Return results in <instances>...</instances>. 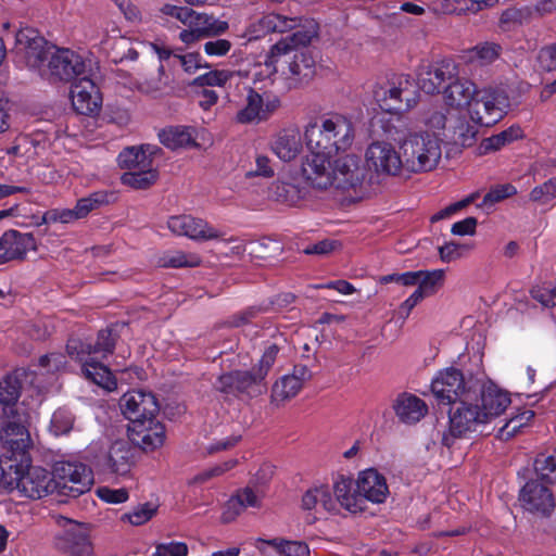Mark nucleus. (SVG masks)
<instances>
[{
	"label": "nucleus",
	"mask_w": 556,
	"mask_h": 556,
	"mask_svg": "<svg viewBox=\"0 0 556 556\" xmlns=\"http://www.w3.org/2000/svg\"><path fill=\"white\" fill-rule=\"evenodd\" d=\"M25 65L51 81H70L88 74L87 59L70 48H55L33 28L20 29L15 36Z\"/></svg>",
	"instance_id": "obj_1"
},
{
	"label": "nucleus",
	"mask_w": 556,
	"mask_h": 556,
	"mask_svg": "<svg viewBox=\"0 0 556 556\" xmlns=\"http://www.w3.org/2000/svg\"><path fill=\"white\" fill-rule=\"evenodd\" d=\"M510 402L509 395L494 386L484 388L473 402L462 400L450 409L448 428L442 435L443 445L451 448L456 440L481 432L507 409Z\"/></svg>",
	"instance_id": "obj_2"
},
{
	"label": "nucleus",
	"mask_w": 556,
	"mask_h": 556,
	"mask_svg": "<svg viewBox=\"0 0 556 556\" xmlns=\"http://www.w3.org/2000/svg\"><path fill=\"white\" fill-rule=\"evenodd\" d=\"M127 329V324L116 323L99 331L94 345L85 343L78 338L70 339L66 345L71 358L84 362L83 372L85 377L108 391L115 390L117 386L112 371L98 362L87 361L86 357L91 353L101 354L103 357L112 354L116 341Z\"/></svg>",
	"instance_id": "obj_3"
},
{
	"label": "nucleus",
	"mask_w": 556,
	"mask_h": 556,
	"mask_svg": "<svg viewBox=\"0 0 556 556\" xmlns=\"http://www.w3.org/2000/svg\"><path fill=\"white\" fill-rule=\"evenodd\" d=\"M355 131L350 118L341 114L324 116L311 122L304 128L307 150H319L337 154L350 149L354 142Z\"/></svg>",
	"instance_id": "obj_4"
},
{
	"label": "nucleus",
	"mask_w": 556,
	"mask_h": 556,
	"mask_svg": "<svg viewBox=\"0 0 556 556\" xmlns=\"http://www.w3.org/2000/svg\"><path fill=\"white\" fill-rule=\"evenodd\" d=\"M2 476L20 496L39 500L55 491V481L49 470L40 466H31L28 457L0 458Z\"/></svg>",
	"instance_id": "obj_5"
},
{
	"label": "nucleus",
	"mask_w": 556,
	"mask_h": 556,
	"mask_svg": "<svg viewBox=\"0 0 556 556\" xmlns=\"http://www.w3.org/2000/svg\"><path fill=\"white\" fill-rule=\"evenodd\" d=\"M399 149L403 154L405 174L431 172L437 168L442 156L440 139L428 131L409 132L400 140Z\"/></svg>",
	"instance_id": "obj_6"
},
{
	"label": "nucleus",
	"mask_w": 556,
	"mask_h": 556,
	"mask_svg": "<svg viewBox=\"0 0 556 556\" xmlns=\"http://www.w3.org/2000/svg\"><path fill=\"white\" fill-rule=\"evenodd\" d=\"M135 454V448L126 440H116L108 447L97 441L87 446L85 458L98 471L125 478L136 464Z\"/></svg>",
	"instance_id": "obj_7"
},
{
	"label": "nucleus",
	"mask_w": 556,
	"mask_h": 556,
	"mask_svg": "<svg viewBox=\"0 0 556 556\" xmlns=\"http://www.w3.org/2000/svg\"><path fill=\"white\" fill-rule=\"evenodd\" d=\"M372 97L382 111L403 113L413 109L418 101L408 76L394 75L379 81L372 89Z\"/></svg>",
	"instance_id": "obj_8"
},
{
	"label": "nucleus",
	"mask_w": 556,
	"mask_h": 556,
	"mask_svg": "<svg viewBox=\"0 0 556 556\" xmlns=\"http://www.w3.org/2000/svg\"><path fill=\"white\" fill-rule=\"evenodd\" d=\"M509 109L507 94L498 89H478L468 110L471 122L480 126H493L500 122Z\"/></svg>",
	"instance_id": "obj_9"
},
{
	"label": "nucleus",
	"mask_w": 556,
	"mask_h": 556,
	"mask_svg": "<svg viewBox=\"0 0 556 556\" xmlns=\"http://www.w3.org/2000/svg\"><path fill=\"white\" fill-rule=\"evenodd\" d=\"M51 475L55 481V491L61 495L77 497L89 491L93 483L92 470L78 462H56Z\"/></svg>",
	"instance_id": "obj_10"
},
{
	"label": "nucleus",
	"mask_w": 556,
	"mask_h": 556,
	"mask_svg": "<svg viewBox=\"0 0 556 556\" xmlns=\"http://www.w3.org/2000/svg\"><path fill=\"white\" fill-rule=\"evenodd\" d=\"M28 418L29 414L26 410L0 414V440L12 452L10 459L27 457L25 452L31 443L26 427Z\"/></svg>",
	"instance_id": "obj_11"
},
{
	"label": "nucleus",
	"mask_w": 556,
	"mask_h": 556,
	"mask_svg": "<svg viewBox=\"0 0 556 556\" xmlns=\"http://www.w3.org/2000/svg\"><path fill=\"white\" fill-rule=\"evenodd\" d=\"M365 163L367 168L378 176L405 174L402 151L388 141L377 140L371 142L365 151Z\"/></svg>",
	"instance_id": "obj_12"
},
{
	"label": "nucleus",
	"mask_w": 556,
	"mask_h": 556,
	"mask_svg": "<svg viewBox=\"0 0 556 556\" xmlns=\"http://www.w3.org/2000/svg\"><path fill=\"white\" fill-rule=\"evenodd\" d=\"M301 164V175L305 184L316 190H329L333 185V154L319 150H307Z\"/></svg>",
	"instance_id": "obj_13"
},
{
	"label": "nucleus",
	"mask_w": 556,
	"mask_h": 556,
	"mask_svg": "<svg viewBox=\"0 0 556 556\" xmlns=\"http://www.w3.org/2000/svg\"><path fill=\"white\" fill-rule=\"evenodd\" d=\"M519 501L525 510L540 517L551 516L556 507L548 483L539 479H531L521 488Z\"/></svg>",
	"instance_id": "obj_14"
},
{
	"label": "nucleus",
	"mask_w": 556,
	"mask_h": 556,
	"mask_svg": "<svg viewBox=\"0 0 556 556\" xmlns=\"http://www.w3.org/2000/svg\"><path fill=\"white\" fill-rule=\"evenodd\" d=\"M279 104L280 101L277 96L249 88L244 105L238 111L236 119L241 124L260 123L267 119L278 109Z\"/></svg>",
	"instance_id": "obj_15"
},
{
	"label": "nucleus",
	"mask_w": 556,
	"mask_h": 556,
	"mask_svg": "<svg viewBox=\"0 0 556 556\" xmlns=\"http://www.w3.org/2000/svg\"><path fill=\"white\" fill-rule=\"evenodd\" d=\"M217 388L226 394L257 396L266 391V381L252 367L250 370H235L222 375Z\"/></svg>",
	"instance_id": "obj_16"
},
{
	"label": "nucleus",
	"mask_w": 556,
	"mask_h": 556,
	"mask_svg": "<svg viewBox=\"0 0 556 556\" xmlns=\"http://www.w3.org/2000/svg\"><path fill=\"white\" fill-rule=\"evenodd\" d=\"M366 177V169L359 156L345 154L334 160L332 188L342 191H357Z\"/></svg>",
	"instance_id": "obj_17"
},
{
	"label": "nucleus",
	"mask_w": 556,
	"mask_h": 556,
	"mask_svg": "<svg viewBox=\"0 0 556 556\" xmlns=\"http://www.w3.org/2000/svg\"><path fill=\"white\" fill-rule=\"evenodd\" d=\"M167 227L174 235L184 236L193 241H210L223 237L219 229L192 215L172 216L167 220Z\"/></svg>",
	"instance_id": "obj_18"
},
{
	"label": "nucleus",
	"mask_w": 556,
	"mask_h": 556,
	"mask_svg": "<svg viewBox=\"0 0 556 556\" xmlns=\"http://www.w3.org/2000/svg\"><path fill=\"white\" fill-rule=\"evenodd\" d=\"M311 378L312 372L306 365H295L291 374L281 376L271 386L270 403L281 406L289 402L300 393Z\"/></svg>",
	"instance_id": "obj_19"
},
{
	"label": "nucleus",
	"mask_w": 556,
	"mask_h": 556,
	"mask_svg": "<svg viewBox=\"0 0 556 556\" xmlns=\"http://www.w3.org/2000/svg\"><path fill=\"white\" fill-rule=\"evenodd\" d=\"M70 97L73 109L79 114L92 115L102 106L100 89L87 75L72 85Z\"/></svg>",
	"instance_id": "obj_20"
},
{
	"label": "nucleus",
	"mask_w": 556,
	"mask_h": 556,
	"mask_svg": "<svg viewBox=\"0 0 556 556\" xmlns=\"http://www.w3.org/2000/svg\"><path fill=\"white\" fill-rule=\"evenodd\" d=\"M119 406L130 425L141 421L143 418L156 416L159 412L154 395L142 390H132L125 393L121 399Z\"/></svg>",
	"instance_id": "obj_21"
},
{
	"label": "nucleus",
	"mask_w": 556,
	"mask_h": 556,
	"mask_svg": "<svg viewBox=\"0 0 556 556\" xmlns=\"http://www.w3.org/2000/svg\"><path fill=\"white\" fill-rule=\"evenodd\" d=\"M128 435L130 441L143 451H154L165 441V428L155 416H151L129 425Z\"/></svg>",
	"instance_id": "obj_22"
},
{
	"label": "nucleus",
	"mask_w": 556,
	"mask_h": 556,
	"mask_svg": "<svg viewBox=\"0 0 556 556\" xmlns=\"http://www.w3.org/2000/svg\"><path fill=\"white\" fill-rule=\"evenodd\" d=\"M457 74V66L453 61H441L430 66L420 68L417 75L419 88L428 93L434 94L443 90V87L454 79Z\"/></svg>",
	"instance_id": "obj_23"
},
{
	"label": "nucleus",
	"mask_w": 556,
	"mask_h": 556,
	"mask_svg": "<svg viewBox=\"0 0 556 556\" xmlns=\"http://www.w3.org/2000/svg\"><path fill=\"white\" fill-rule=\"evenodd\" d=\"M433 395L443 403H455L465 394L463 374L456 368H445L437 374L431 382Z\"/></svg>",
	"instance_id": "obj_24"
},
{
	"label": "nucleus",
	"mask_w": 556,
	"mask_h": 556,
	"mask_svg": "<svg viewBox=\"0 0 556 556\" xmlns=\"http://www.w3.org/2000/svg\"><path fill=\"white\" fill-rule=\"evenodd\" d=\"M318 34V25L312 18H303L300 25L295 28V31L291 36L281 38L273 46L274 60L288 56L294 49L305 47L311 43L313 38Z\"/></svg>",
	"instance_id": "obj_25"
},
{
	"label": "nucleus",
	"mask_w": 556,
	"mask_h": 556,
	"mask_svg": "<svg viewBox=\"0 0 556 556\" xmlns=\"http://www.w3.org/2000/svg\"><path fill=\"white\" fill-rule=\"evenodd\" d=\"M54 546L68 556H93V546L86 530L73 525L54 538Z\"/></svg>",
	"instance_id": "obj_26"
},
{
	"label": "nucleus",
	"mask_w": 556,
	"mask_h": 556,
	"mask_svg": "<svg viewBox=\"0 0 556 556\" xmlns=\"http://www.w3.org/2000/svg\"><path fill=\"white\" fill-rule=\"evenodd\" d=\"M363 503L370 502L372 504H381L386 502L389 495L387 480L375 468H368L358 472L355 480Z\"/></svg>",
	"instance_id": "obj_27"
},
{
	"label": "nucleus",
	"mask_w": 556,
	"mask_h": 556,
	"mask_svg": "<svg viewBox=\"0 0 556 556\" xmlns=\"http://www.w3.org/2000/svg\"><path fill=\"white\" fill-rule=\"evenodd\" d=\"M37 243L29 232L5 231L0 238V264L23 260L27 252L36 250Z\"/></svg>",
	"instance_id": "obj_28"
},
{
	"label": "nucleus",
	"mask_w": 556,
	"mask_h": 556,
	"mask_svg": "<svg viewBox=\"0 0 556 556\" xmlns=\"http://www.w3.org/2000/svg\"><path fill=\"white\" fill-rule=\"evenodd\" d=\"M303 137L296 127L285 128L274 136L270 150L281 162L290 163L301 154Z\"/></svg>",
	"instance_id": "obj_29"
},
{
	"label": "nucleus",
	"mask_w": 556,
	"mask_h": 556,
	"mask_svg": "<svg viewBox=\"0 0 556 556\" xmlns=\"http://www.w3.org/2000/svg\"><path fill=\"white\" fill-rule=\"evenodd\" d=\"M314 66L315 62L311 54L303 49H294L291 54L281 58L279 70L288 79L298 84L313 76Z\"/></svg>",
	"instance_id": "obj_30"
},
{
	"label": "nucleus",
	"mask_w": 556,
	"mask_h": 556,
	"mask_svg": "<svg viewBox=\"0 0 556 556\" xmlns=\"http://www.w3.org/2000/svg\"><path fill=\"white\" fill-rule=\"evenodd\" d=\"M477 90L478 88L475 83L468 78L458 77L457 73L455 78L451 79L448 84L443 87L442 96L444 103L448 108H467L468 111Z\"/></svg>",
	"instance_id": "obj_31"
},
{
	"label": "nucleus",
	"mask_w": 556,
	"mask_h": 556,
	"mask_svg": "<svg viewBox=\"0 0 556 556\" xmlns=\"http://www.w3.org/2000/svg\"><path fill=\"white\" fill-rule=\"evenodd\" d=\"M332 491L337 506L340 505L352 514L361 513L366 508L352 478L340 476L333 482Z\"/></svg>",
	"instance_id": "obj_32"
},
{
	"label": "nucleus",
	"mask_w": 556,
	"mask_h": 556,
	"mask_svg": "<svg viewBox=\"0 0 556 556\" xmlns=\"http://www.w3.org/2000/svg\"><path fill=\"white\" fill-rule=\"evenodd\" d=\"M182 24L186 27L191 28L202 38H208L224 34L229 27L226 21L215 18L213 15H208L206 13L195 12L190 8Z\"/></svg>",
	"instance_id": "obj_33"
},
{
	"label": "nucleus",
	"mask_w": 556,
	"mask_h": 556,
	"mask_svg": "<svg viewBox=\"0 0 556 556\" xmlns=\"http://www.w3.org/2000/svg\"><path fill=\"white\" fill-rule=\"evenodd\" d=\"M477 127L471 125L465 116L455 113L445 132L444 142L457 147H471L476 141Z\"/></svg>",
	"instance_id": "obj_34"
},
{
	"label": "nucleus",
	"mask_w": 556,
	"mask_h": 556,
	"mask_svg": "<svg viewBox=\"0 0 556 556\" xmlns=\"http://www.w3.org/2000/svg\"><path fill=\"white\" fill-rule=\"evenodd\" d=\"M302 506L306 510L317 513H336L337 504L332 488L328 484H317L308 489L302 497Z\"/></svg>",
	"instance_id": "obj_35"
},
{
	"label": "nucleus",
	"mask_w": 556,
	"mask_h": 556,
	"mask_svg": "<svg viewBox=\"0 0 556 556\" xmlns=\"http://www.w3.org/2000/svg\"><path fill=\"white\" fill-rule=\"evenodd\" d=\"M159 151L156 146L146 144L141 147H129L118 155V164L128 172L147 168L153 165V156Z\"/></svg>",
	"instance_id": "obj_36"
},
{
	"label": "nucleus",
	"mask_w": 556,
	"mask_h": 556,
	"mask_svg": "<svg viewBox=\"0 0 556 556\" xmlns=\"http://www.w3.org/2000/svg\"><path fill=\"white\" fill-rule=\"evenodd\" d=\"M252 544L261 554H266V546H270L279 556H309V547L304 541L257 538L253 540Z\"/></svg>",
	"instance_id": "obj_37"
},
{
	"label": "nucleus",
	"mask_w": 556,
	"mask_h": 556,
	"mask_svg": "<svg viewBox=\"0 0 556 556\" xmlns=\"http://www.w3.org/2000/svg\"><path fill=\"white\" fill-rule=\"evenodd\" d=\"M395 415L405 424L419 421L428 410L426 403L418 396L409 393L400 394L393 405Z\"/></svg>",
	"instance_id": "obj_38"
},
{
	"label": "nucleus",
	"mask_w": 556,
	"mask_h": 556,
	"mask_svg": "<svg viewBox=\"0 0 556 556\" xmlns=\"http://www.w3.org/2000/svg\"><path fill=\"white\" fill-rule=\"evenodd\" d=\"M160 141L168 149L197 147V130L189 126H170L159 134Z\"/></svg>",
	"instance_id": "obj_39"
},
{
	"label": "nucleus",
	"mask_w": 556,
	"mask_h": 556,
	"mask_svg": "<svg viewBox=\"0 0 556 556\" xmlns=\"http://www.w3.org/2000/svg\"><path fill=\"white\" fill-rule=\"evenodd\" d=\"M21 384L15 376L9 375L0 381V414L26 410L24 402L18 403Z\"/></svg>",
	"instance_id": "obj_40"
},
{
	"label": "nucleus",
	"mask_w": 556,
	"mask_h": 556,
	"mask_svg": "<svg viewBox=\"0 0 556 556\" xmlns=\"http://www.w3.org/2000/svg\"><path fill=\"white\" fill-rule=\"evenodd\" d=\"M455 113L450 112L447 109L432 108L422 114L421 123L431 136L440 139L442 143L447 131L448 124L454 117Z\"/></svg>",
	"instance_id": "obj_41"
},
{
	"label": "nucleus",
	"mask_w": 556,
	"mask_h": 556,
	"mask_svg": "<svg viewBox=\"0 0 556 556\" xmlns=\"http://www.w3.org/2000/svg\"><path fill=\"white\" fill-rule=\"evenodd\" d=\"M302 17H289L279 13H267L257 21L258 30L263 33H286L300 25Z\"/></svg>",
	"instance_id": "obj_42"
},
{
	"label": "nucleus",
	"mask_w": 556,
	"mask_h": 556,
	"mask_svg": "<svg viewBox=\"0 0 556 556\" xmlns=\"http://www.w3.org/2000/svg\"><path fill=\"white\" fill-rule=\"evenodd\" d=\"M202 263V257L195 252L173 250L164 252L157 260V265L164 268H192Z\"/></svg>",
	"instance_id": "obj_43"
},
{
	"label": "nucleus",
	"mask_w": 556,
	"mask_h": 556,
	"mask_svg": "<svg viewBox=\"0 0 556 556\" xmlns=\"http://www.w3.org/2000/svg\"><path fill=\"white\" fill-rule=\"evenodd\" d=\"M138 89L140 92L154 99L167 94L169 83L163 65L159 66L156 75L142 80L138 85Z\"/></svg>",
	"instance_id": "obj_44"
},
{
	"label": "nucleus",
	"mask_w": 556,
	"mask_h": 556,
	"mask_svg": "<svg viewBox=\"0 0 556 556\" xmlns=\"http://www.w3.org/2000/svg\"><path fill=\"white\" fill-rule=\"evenodd\" d=\"M159 174L153 165L147 168H140L134 172H126L122 175L121 180L125 186L135 189H146L155 184Z\"/></svg>",
	"instance_id": "obj_45"
},
{
	"label": "nucleus",
	"mask_w": 556,
	"mask_h": 556,
	"mask_svg": "<svg viewBox=\"0 0 556 556\" xmlns=\"http://www.w3.org/2000/svg\"><path fill=\"white\" fill-rule=\"evenodd\" d=\"M525 134L520 126L513 125L497 135L484 139L481 147L484 151H497L503 147L523 138Z\"/></svg>",
	"instance_id": "obj_46"
},
{
	"label": "nucleus",
	"mask_w": 556,
	"mask_h": 556,
	"mask_svg": "<svg viewBox=\"0 0 556 556\" xmlns=\"http://www.w3.org/2000/svg\"><path fill=\"white\" fill-rule=\"evenodd\" d=\"M418 274V290L427 296L437 292L444 282L445 270L433 269V270H416Z\"/></svg>",
	"instance_id": "obj_47"
},
{
	"label": "nucleus",
	"mask_w": 556,
	"mask_h": 556,
	"mask_svg": "<svg viewBox=\"0 0 556 556\" xmlns=\"http://www.w3.org/2000/svg\"><path fill=\"white\" fill-rule=\"evenodd\" d=\"M501 53V47L494 42L477 45L467 51V60L472 63L485 65L494 62Z\"/></svg>",
	"instance_id": "obj_48"
},
{
	"label": "nucleus",
	"mask_w": 556,
	"mask_h": 556,
	"mask_svg": "<svg viewBox=\"0 0 556 556\" xmlns=\"http://www.w3.org/2000/svg\"><path fill=\"white\" fill-rule=\"evenodd\" d=\"M516 193H517V189L511 184H503V185L494 186L489 190L488 193H485V195L483 197V199H482L481 203L478 205V207H480L486 212H490L496 203H498L507 198H510V197L515 195Z\"/></svg>",
	"instance_id": "obj_49"
},
{
	"label": "nucleus",
	"mask_w": 556,
	"mask_h": 556,
	"mask_svg": "<svg viewBox=\"0 0 556 556\" xmlns=\"http://www.w3.org/2000/svg\"><path fill=\"white\" fill-rule=\"evenodd\" d=\"M281 348L278 343H270L263 350L261 357L253 365L256 372L265 380L274 365L279 361Z\"/></svg>",
	"instance_id": "obj_50"
},
{
	"label": "nucleus",
	"mask_w": 556,
	"mask_h": 556,
	"mask_svg": "<svg viewBox=\"0 0 556 556\" xmlns=\"http://www.w3.org/2000/svg\"><path fill=\"white\" fill-rule=\"evenodd\" d=\"M534 417V412L525 409L520 414L510 417L506 424L500 428L498 437L504 440H508L514 437L519 429L527 426Z\"/></svg>",
	"instance_id": "obj_51"
},
{
	"label": "nucleus",
	"mask_w": 556,
	"mask_h": 556,
	"mask_svg": "<svg viewBox=\"0 0 556 556\" xmlns=\"http://www.w3.org/2000/svg\"><path fill=\"white\" fill-rule=\"evenodd\" d=\"M536 479L548 484L556 482V454L539 455L534 462Z\"/></svg>",
	"instance_id": "obj_52"
},
{
	"label": "nucleus",
	"mask_w": 556,
	"mask_h": 556,
	"mask_svg": "<svg viewBox=\"0 0 556 556\" xmlns=\"http://www.w3.org/2000/svg\"><path fill=\"white\" fill-rule=\"evenodd\" d=\"M74 425V416L72 413L64 408L56 409L50 421L49 430L50 432L55 435H63L67 434Z\"/></svg>",
	"instance_id": "obj_53"
},
{
	"label": "nucleus",
	"mask_w": 556,
	"mask_h": 556,
	"mask_svg": "<svg viewBox=\"0 0 556 556\" xmlns=\"http://www.w3.org/2000/svg\"><path fill=\"white\" fill-rule=\"evenodd\" d=\"M156 513V506L152 503H143L123 516V520L134 526H141L148 522Z\"/></svg>",
	"instance_id": "obj_54"
},
{
	"label": "nucleus",
	"mask_w": 556,
	"mask_h": 556,
	"mask_svg": "<svg viewBox=\"0 0 556 556\" xmlns=\"http://www.w3.org/2000/svg\"><path fill=\"white\" fill-rule=\"evenodd\" d=\"M273 56V47L267 55L266 61L263 64H258L253 73L254 83L263 81V80H273V77L280 71L279 64L281 63V58L279 60H274Z\"/></svg>",
	"instance_id": "obj_55"
},
{
	"label": "nucleus",
	"mask_w": 556,
	"mask_h": 556,
	"mask_svg": "<svg viewBox=\"0 0 556 556\" xmlns=\"http://www.w3.org/2000/svg\"><path fill=\"white\" fill-rule=\"evenodd\" d=\"M232 73L229 71H211L203 75H200L194 78L193 85L204 87H224L227 81L231 78Z\"/></svg>",
	"instance_id": "obj_56"
},
{
	"label": "nucleus",
	"mask_w": 556,
	"mask_h": 556,
	"mask_svg": "<svg viewBox=\"0 0 556 556\" xmlns=\"http://www.w3.org/2000/svg\"><path fill=\"white\" fill-rule=\"evenodd\" d=\"M271 190L279 201L295 204L300 200V190L290 182L278 180L273 184Z\"/></svg>",
	"instance_id": "obj_57"
},
{
	"label": "nucleus",
	"mask_w": 556,
	"mask_h": 556,
	"mask_svg": "<svg viewBox=\"0 0 556 556\" xmlns=\"http://www.w3.org/2000/svg\"><path fill=\"white\" fill-rule=\"evenodd\" d=\"M78 220L75 208L56 207L47 211L42 215V224H70Z\"/></svg>",
	"instance_id": "obj_58"
},
{
	"label": "nucleus",
	"mask_w": 556,
	"mask_h": 556,
	"mask_svg": "<svg viewBox=\"0 0 556 556\" xmlns=\"http://www.w3.org/2000/svg\"><path fill=\"white\" fill-rule=\"evenodd\" d=\"M33 134L17 137L15 144L9 150V153L25 159L26 161L36 159Z\"/></svg>",
	"instance_id": "obj_59"
},
{
	"label": "nucleus",
	"mask_w": 556,
	"mask_h": 556,
	"mask_svg": "<svg viewBox=\"0 0 556 556\" xmlns=\"http://www.w3.org/2000/svg\"><path fill=\"white\" fill-rule=\"evenodd\" d=\"M104 202L105 195L101 193H92L89 197L79 199L74 206L78 219L87 217L90 212L99 207Z\"/></svg>",
	"instance_id": "obj_60"
},
{
	"label": "nucleus",
	"mask_w": 556,
	"mask_h": 556,
	"mask_svg": "<svg viewBox=\"0 0 556 556\" xmlns=\"http://www.w3.org/2000/svg\"><path fill=\"white\" fill-rule=\"evenodd\" d=\"M189 548L185 542L169 541L155 544L152 556H188Z\"/></svg>",
	"instance_id": "obj_61"
},
{
	"label": "nucleus",
	"mask_w": 556,
	"mask_h": 556,
	"mask_svg": "<svg viewBox=\"0 0 556 556\" xmlns=\"http://www.w3.org/2000/svg\"><path fill=\"white\" fill-rule=\"evenodd\" d=\"M556 198V178H552L535 187L530 192V199L541 204H546Z\"/></svg>",
	"instance_id": "obj_62"
},
{
	"label": "nucleus",
	"mask_w": 556,
	"mask_h": 556,
	"mask_svg": "<svg viewBox=\"0 0 556 556\" xmlns=\"http://www.w3.org/2000/svg\"><path fill=\"white\" fill-rule=\"evenodd\" d=\"M96 493L101 501L109 504H122L129 498L128 490L125 488L111 489L109 486H99Z\"/></svg>",
	"instance_id": "obj_63"
},
{
	"label": "nucleus",
	"mask_w": 556,
	"mask_h": 556,
	"mask_svg": "<svg viewBox=\"0 0 556 556\" xmlns=\"http://www.w3.org/2000/svg\"><path fill=\"white\" fill-rule=\"evenodd\" d=\"M472 247L469 244H460L456 242H446L439 248V254L441 261L445 263L453 262L460 258L466 251H469Z\"/></svg>",
	"instance_id": "obj_64"
}]
</instances>
